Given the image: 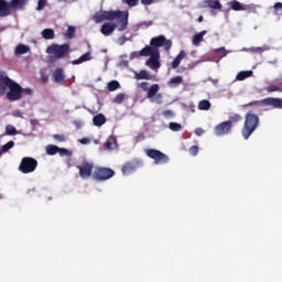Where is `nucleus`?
Instances as JSON below:
<instances>
[{
    "mask_svg": "<svg viewBox=\"0 0 282 282\" xmlns=\"http://www.w3.org/2000/svg\"><path fill=\"white\" fill-rule=\"evenodd\" d=\"M142 163L140 162V160L138 159H133L130 162H127L126 164H123L121 171L123 175H131V173H133V171H135V169H139V166Z\"/></svg>",
    "mask_w": 282,
    "mask_h": 282,
    "instance_id": "11",
    "label": "nucleus"
},
{
    "mask_svg": "<svg viewBox=\"0 0 282 282\" xmlns=\"http://www.w3.org/2000/svg\"><path fill=\"white\" fill-rule=\"evenodd\" d=\"M113 102H116L117 105H122V102H124V94L119 93Z\"/></svg>",
    "mask_w": 282,
    "mask_h": 282,
    "instance_id": "39",
    "label": "nucleus"
},
{
    "mask_svg": "<svg viewBox=\"0 0 282 282\" xmlns=\"http://www.w3.org/2000/svg\"><path fill=\"white\" fill-rule=\"evenodd\" d=\"M116 175V172L110 167H96L93 173V178L97 182H107Z\"/></svg>",
    "mask_w": 282,
    "mask_h": 282,
    "instance_id": "6",
    "label": "nucleus"
},
{
    "mask_svg": "<svg viewBox=\"0 0 282 282\" xmlns=\"http://www.w3.org/2000/svg\"><path fill=\"white\" fill-rule=\"evenodd\" d=\"M58 3H67L69 0H56Z\"/></svg>",
    "mask_w": 282,
    "mask_h": 282,
    "instance_id": "55",
    "label": "nucleus"
},
{
    "mask_svg": "<svg viewBox=\"0 0 282 282\" xmlns=\"http://www.w3.org/2000/svg\"><path fill=\"white\" fill-rule=\"evenodd\" d=\"M6 134L7 135H17V128H14V126H12V124H8L6 127Z\"/></svg>",
    "mask_w": 282,
    "mask_h": 282,
    "instance_id": "36",
    "label": "nucleus"
},
{
    "mask_svg": "<svg viewBox=\"0 0 282 282\" xmlns=\"http://www.w3.org/2000/svg\"><path fill=\"white\" fill-rule=\"evenodd\" d=\"M242 118L239 113H234L229 116V120L227 122H230V124H237V122H241Z\"/></svg>",
    "mask_w": 282,
    "mask_h": 282,
    "instance_id": "32",
    "label": "nucleus"
},
{
    "mask_svg": "<svg viewBox=\"0 0 282 282\" xmlns=\"http://www.w3.org/2000/svg\"><path fill=\"white\" fill-rule=\"evenodd\" d=\"M11 82L12 79L6 73L0 72V98L1 96H6V89L10 87Z\"/></svg>",
    "mask_w": 282,
    "mask_h": 282,
    "instance_id": "12",
    "label": "nucleus"
},
{
    "mask_svg": "<svg viewBox=\"0 0 282 282\" xmlns=\"http://www.w3.org/2000/svg\"><path fill=\"white\" fill-rule=\"evenodd\" d=\"M47 155H56L58 153V147L56 145H47L46 147Z\"/></svg>",
    "mask_w": 282,
    "mask_h": 282,
    "instance_id": "34",
    "label": "nucleus"
},
{
    "mask_svg": "<svg viewBox=\"0 0 282 282\" xmlns=\"http://www.w3.org/2000/svg\"><path fill=\"white\" fill-rule=\"evenodd\" d=\"M273 9L275 12H279V10H282V2L274 3Z\"/></svg>",
    "mask_w": 282,
    "mask_h": 282,
    "instance_id": "51",
    "label": "nucleus"
},
{
    "mask_svg": "<svg viewBox=\"0 0 282 282\" xmlns=\"http://www.w3.org/2000/svg\"><path fill=\"white\" fill-rule=\"evenodd\" d=\"M232 131V124L228 121H223L214 128L215 135H228Z\"/></svg>",
    "mask_w": 282,
    "mask_h": 282,
    "instance_id": "10",
    "label": "nucleus"
},
{
    "mask_svg": "<svg viewBox=\"0 0 282 282\" xmlns=\"http://www.w3.org/2000/svg\"><path fill=\"white\" fill-rule=\"evenodd\" d=\"M265 91H268V94H272L273 91H282V88L279 86L271 85L265 88Z\"/></svg>",
    "mask_w": 282,
    "mask_h": 282,
    "instance_id": "43",
    "label": "nucleus"
},
{
    "mask_svg": "<svg viewBox=\"0 0 282 282\" xmlns=\"http://www.w3.org/2000/svg\"><path fill=\"white\" fill-rule=\"evenodd\" d=\"M36 166H39V161L32 156H24L21 160L19 165V171L28 175V173H34L36 171Z\"/></svg>",
    "mask_w": 282,
    "mask_h": 282,
    "instance_id": "5",
    "label": "nucleus"
},
{
    "mask_svg": "<svg viewBox=\"0 0 282 282\" xmlns=\"http://www.w3.org/2000/svg\"><path fill=\"white\" fill-rule=\"evenodd\" d=\"M183 80L184 79L182 78V76L172 77L169 82V85H171L172 87H180Z\"/></svg>",
    "mask_w": 282,
    "mask_h": 282,
    "instance_id": "31",
    "label": "nucleus"
},
{
    "mask_svg": "<svg viewBox=\"0 0 282 282\" xmlns=\"http://www.w3.org/2000/svg\"><path fill=\"white\" fill-rule=\"evenodd\" d=\"M53 80L58 84L65 83V69L57 68L53 72Z\"/></svg>",
    "mask_w": 282,
    "mask_h": 282,
    "instance_id": "17",
    "label": "nucleus"
},
{
    "mask_svg": "<svg viewBox=\"0 0 282 282\" xmlns=\"http://www.w3.org/2000/svg\"><path fill=\"white\" fill-rule=\"evenodd\" d=\"M118 143V140L116 139V137L110 135L107 141L104 143V149H106V151H112V149L116 147V144Z\"/></svg>",
    "mask_w": 282,
    "mask_h": 282,
    "instance_id": "19",
    "label": "nucleus"
},
{
    "mask_svg": "<svg viewBox=\"0 0 282 282\" xmlns=\"http://www.w3.org/2000/svg\"><path fill=\"white\" fill-rule=\"evenodd\" d=\"M32 88H22V97L23 96H32Z\"/></svg>",
    "mask_w": 282,
    "mask_h": 282,
    "instance_id": "49",
    "label": "nucleus"
},
{
    "mask_svg": "<svg viewBox=\"0 0 282 282\" xmlns=\"http://www.w3.org/2000/svg\"><path fill=\"white\" fill-rule=\"evenodd\" d=\"M243 109L246 107H254L256 111H263L264 107H268V104H265V98L261 100L250 101L249 104H245Z\"/></svg>",
    "mask_w": 282,
    "mask_h": 282,
    "instance_id": "15",
    "label": "nucleus"
},
{
    "mask_svg": "<svg viewBox=\"0 0 282 282\" xmlns=\"http://www.w3.org/2000/svg\"><path fill=\"white\" fill-rule=\"evenodd\" d=\"M12 11H10L9 2L6 0H0V17H10Z\"/></svg>",
    "mask_w": 282,
    "mask_h": 282,
    "instance_id": "18",
    "label": "nucleus"
},
{
    "mask_svg": "<svg viewBox=\"0 0 282 282\" xmlns=\"http://www.w3.org/2000/svg\"><path fill=\"white\" fill-rule=\"evenodd\" d=\"M140 89H142V91H149V82H142L139 84Z\"/></svg>",
    "mask_w": 282,
    "mask_h": 282,
    "instance_id": "48",
    "label": "nucleus"
},
{
    "mask_svg": "<svg viewBox=\"0 0 282 282\" xmlns=\"http://www.w3.org/2000/svg\"><path fill=\"white\" fill-rule=\"evenodd\" d=\"M82 144H87V139H83Z\"/></svg>",
    "mask_w": 282,
    "mask_h": 282,
    "instance_id": "56",
    "label": "nucleus"
},
{
    "mask_svg": "<svg viewBox=\"0 0 282 282\" xmlns=\"http://www.w3.org/2000/svg\"><path fill=\"white\" fill-rule=\"evenodd\" d=\"M145 155L151 160H154L155 164H169V155H166L160 150L148 149L145 150Z\"/></svg>",
    "mask_w": 282,
    "mask_h": 282,
    "instance_id": "8",
    "label": "nucleus"
},
{
    "mask_svg": "<svg viewBox=\"0 0 282 282\" xmlns=\"http://www.w3.org/2000/svg\"><path fill=\"white\" fill-rule=\"evenodd\" d=\"M215 54H220L221 58H224L225 56H228V51H226V47H219L214 50Z\"/></svg>",
    "mask_w": 282,
    "mask_h": 282,
    "instance_id": "41",
    "label": "nucleus"
},
{
    "mask_svg": "<svg viewBox=\"0 0 282 282\" xmlns=\"http://www.w3.org/2000/svg\"><path fill=\"white\" fill-rule=\"evenodd\" d=\"M169 129H170L171 131H175V132L182 131V124H180V123H177V122H170V123H169Z\"/></svg>",
    "mask_w": 282,
    "mask_h": 282,
    "instance_id": "35",
    "label": "nucleus"
},
{
    "mask_svg": "<svg viewBox=\"0 0 282 282\" xmlns=\"http://www.w3.org/2000/svg\"><path fill=\"white\" fill-rule=\"evenodd\" d=\"M253 72L252 70H242L239 72L236 76V80H246V78H250L252 76Z\"/></svg>",
    "mask_w": 282,
    "mask_h": 282,
    "instance_id": "28",
    "label": "nucleus"
},
{
    "mask_svg": "<svg viewBox=\"0 0 282 282\" xmlns=\"http://www.w3.org/2000/svg\"><path fill=\"white\" fill-rule=\"evenodd\" d=\"M76 169H78L82 180H89V177H91V173L94 172V163L86 162L82 165H77Z\"/></svg>",
    "mask_w": 282,
    "mask_h": 282,
    "instance_id": "9",
    "label": "nucleus"
},
{
    "mask_svg": "<svg viewBox=\"0 0 282 282\" xmlns=\"http://www.w3.org/2000/svg\"><path fill=\"white\" fill-rule=\"evenodd\" d=\"M142 6H152L155 3V0H141Z\"/></svg>",
    "mask_w": 282,
    "mask_h": 282,
    "instance_id": "50",
    "label": "nucleus"
},
{
    "mask_svg": "<svg viewBox=\"0 0 282 282\" xmlns=\"http://www.w3.org/2000/svg\"><path fill=\"white\" fill-rule=\"evenodd\" d=\"M8 89L6 98L7 100H10V102H17V100L23 98V87H21L19 83L11 79Z\"/></svg>",
    "mask_w": 282,
    "mask_h": 282,
    "instance_id": "4",
    "label": "nucleus"
},
{
    "mask_svg": "<svg viewBox=\"0 0 282 282\" xmlns=\"http://www.w3.org/2000/svg\"><path fill=\"white\" fill-rule=\"evenodd\" d=\"M258 51H259V52H261V51H262V48H261V47H259V48H258Z\"/></svg>",
    "mask_w": 282,
    "mask_h": 282,
    "instance_id": "58",
    "label": "nucleus"
},
{
    "mask_svg": "<svg viewBox=\"0 0 282 282\" xmlns=\"http://www.w3.org/2000/svg\"><path fill=\"white\" fill-rule=\"evenodd\" d=\"M147 25H153V22H152V21H150V22H148V23H147Z\"/></svg>",
    "mask_w": 282,
    "mask_h": 282,
    "instance_id": "57",
    "label": "nucleus"
},
{
    "mask_svg": "<svg viewBox=\"0 0 282 282\" xmlns=\"http://www.w3.org/2000/svg\"><path fill=\"white\" fill-rule=\"evenodd\" d=\"M87 61H91V52H87L84 55H82L79 58L74 59L72 62V65H80L83 63H87Z\"/></svg>",
    "mask_w": 282,
    "mask_h": 282,
    "instance_id": "20",
    "label": "nucleus"
},
{
    "mask_svg": "<svg viewBox=\"0 0 282 282\" xmlns=\"http://www.w3.org/2000/svg\"><path fill=\"white\" fill-rule=\"evenodd\" d=\"M95 127H102L107 122V117L102 113H98L93 118Z\"/></svg>",
    "mask_w": 282,
    "mask_h": 282,
    "instance_id": "23",
    "label": "nucleus"
},
{
    "mask_svg": "<svg viewBox=\"0 0 282 282\" xmlns=\"http://www.w3.org/2000/svg\"><path fill=\"white\" fill-rule=\"evenodd\" d=\"M69 44H52L46 48V54H53L56 58H65L69 52Z\"/></svg>",
    "mask_w": 282,
    "mask_h": 282,
    "instance_id": "7",
    "label": "nucleus"
},
{
    "mask_svg": "<svg viewBox=\"0 0 282 282\" xmlns=\"http://www.w3.org/2000/svg\"><path fill=\"white\" fill-rule=\"evenodd\" d=\"M28 4V0H11L9 2V12L12 10H23Z\"/></svg>",
    "mask_w": 282,
    "mask_h": 282,
    "instance_id": "14",
    "label": "nucleus"
},
{
    "mask_svg": "<svg viewBox=\"0 0 282 282\" xmlns=\"http://www.w3.org/2000/svg\"><path fill=\"white\" fill-rule=\"evenodd\" d=\"M42 39H45V41H52V39H54L55 33L53 31V29H44L42 32Z\"/></svg>",
    "mask_w": 282,
    "mask_h": 282,
    "instance_id": "27",
    "label": "nucleus"
},
{
    "mask_svg": "<svg viewBox=\"0 0 282 282\" xmlns=\"http://www.w3.org/2000/svg\"><path fill=\"white\" fill-rule=\"evenodd\" d=\"M265 105L273 107V109H282V98L269 97L265 98Z\"/></svg>",
    "mask_w": 282,
    "mask_h": 282,
    "instance_id": "16",
    "label": "nucleus"
},
{
    "mask_svg": "<svg viewBox=\"0 0 282 282\" xmlns=\"http://www.w3.org/2000/svg\"><path fill=\"white\" fill-rule=\"evenodd\" d=\"M30 52V46L25 45V44H19L15 48V56H21L23 54H28Z\"/></svg>",
    "mask_w": 282,
    "mask_h": 282,
    "instance_id": "26",
    "label": "nucleus"
},
{
    "mask_svg": "<svg viewBox=\"0 0 282 282\" xmlns=\"http://www.w3.org/2000/svg\"><path fill=\"white\" fill-rule=\"evenodd\" d=\"M160 91V85L159 84H153L148 88V95L147 98H156V100H162V94H158Z\"/></svg>",
    "mask_w": 282,
    "mask_h": 282,
    "instance_id": "13",
    "label": "nucleus"
},
{
    "mask_svg": "<svg viewBox=\"0 0 282 282\" xmlns=\"http://www.w3.org/2000/svg\"><path fill=\"white\" fill-rule=\"evenodd\" d=\"M228 6L230 7V10H234L235 12H241L243 10H246V7H243V4H241V2L237 1V0H231Z\"/></svg>",
    "mask_w": 282,
    "mask_h": 282,
    "instance_id": "22",
    "label": "nucleus"
},
{
    "mask_svg": "<svg viewBox=\"0 0 282 282\" xmlns=\"http://www.w3.org/2000/svg\"><path fill=\"white\" fill-rule=\"evenodd\" d=\"M14 118H23V113L20 110L13 112Z\"/></svg>",
    "mask_w": 282,
    "mask_h": 282,
    "instance_id": "53",
    "label": "nucleus"
},
{
    "mask_svg": "<svg viewBox=\"0 0 282 282\" xmlns=\"http://www.w3.org/2000/svg\"><path fill=\"white\" fill-rule=\"evenodd\" d=\"M135 78L137 80H151L153 76H151L148 70L141 69L139 73L135 74Z\"/></svg>",
    "mask_w": 282,
    "mask_h": 282,
    "instance_id": "25",
    "label": "nucleus"
},
{
    "mask_svg": "<svg viewBox=\"0 0 282 282\" xmlns=\"http://www.w3.org/2000/svg\"><path fill=\"white\" fill-rule=\"evenodd\" d=\"M194 133H195V135H198V137L204 135V129H202V128H196L195 131H194Z\"/></svg>",
    "mask_w": 282,
    "mask_h": 282,
    "instance_id": "52",
    "label": "nucleus"
},
{
    "mask_svg": "<svg viewBox=\"0 0 282 282\" xmlns=\"http://www.w3.org/2000/svg\"><path fill=\"white\" fill-rule=\"evenodd\" d=\"M66 36H67V39H74V36H76V28L68 26Z\"/></svg>",
    "mask_w": 282,
    "mask_h": 282,
    "instance_id": "38",
    "label": "nucleus"
},
{
    "mask_svg": "<svg viewBox=\"0 0 282 282\" xmlns=\"http://www.w3.org/2000/svg\"><path fill=\"white\" fill-rule=\"evenodd\" d=\"M185 57L186 52L181 51L180 54L172 62V69H177V67H180V63H182V61H184Z\"/></svg>",
    "mask_w": 282,
    "mask_h": 282,
    "instance_id": "21",
    "label": "nucleus"
},
{
    "mask_svg": "<svg viewBox=\"0 0 282 282\" xmlns=\"http://www.w3.org/2000/svg\"><path fill=\"white\" fill-rule=\"evenodd\" d=\"M198 109L200 111H208L210 109V101L208 99H203L198 102Z\"/></svg>",
    "mask_w": 282,
    "mask_h": 282,
    "instance_id": "30",
    "label": "nucleus"
},
{
    "mask_svg": "<svg viewBox=\"0 0 282 282\" xmlns=\"http://www.w3.org/2000/svg\"><path fill=\"white\" fill-rule=\"evenodd\" d=\"M188 152H189L193 156H195V155H197V154L199 153V147H197V145H192V147L189 148Z\"/></svg>",
    "mask_w": 282,
    "mask_h": 282,
    "instance_id": "45",
    "label": "nucleus"
},
{
    "mask_svg": "<svg viewBox=\"0 0 282 282\" xmlns=\"http://www.w3.org/2000/svg\"><path fill=\"white\" fill-rule=\"evenodd\" d=\"M198 23H202V21H204V17L203 15H199L198 19H197Z\"/></svg>",
    "mask_w": 282,
    "mask_h": 282,
    "instance_id": "54",
    "label": "nucleus"
},
{
    "mask_svg": "<svg viewBox=\"0 0 282 282\" xmlns=\"http://www.w3.org/2000/svg\"><path fill=\"white\" fill-rule=\"evenodd\" d=\"M208 32L206 30L200 31L199 33L195 34L192 43L193 45H199V43H202L204 41V36H206Z\"/></svg>",
    "mask_w": 282,
    "mask_h": 282,
    "instance_id": "24",
    "label": "nucleus"
},
{
    "mask_svg": "<svg viewBox=\"0 0 282 282\" xmlns=\"http://www.w3.org/2000/svg\"><path fill=\"white\" fill-rule=\"evenodd\" d=\"M108 89L110 91H116V89H120V83L118 80H111L108 83Z\"/></svg>",
    "mask_w": 282,
    "mask_h": 282,
    "instance_id": "33",
    "label": "nucleus"
},
{
    "mask_svg": "<svg viewBox=\"0 0 282 282\" xmlns=\"http://www.w3.org/2000/svg\"><path fill=\"white\" fill-rule=\"evenodd\" d=\"M162 116H164V118H175V112L173 110H164Z\"/></svg>",
    "mask_w": 282,
    "mask_h": 282,
    "instance_id": "44",
    "label": "nucleus"
},
{
    "mask_svg": "<svg viewBox=\"0 0 282 282\" xmlns=\"http://www.w3.org/2000/svg\"><path fill=\"white\" fill-rule=\"evenodd\" d=\"M54 140H56L57 142H65V140H67L65 138V134H54L53 135Z\"/></svg>",
    "mask_w": 282,
    "mask_h": 282,
    "instance_id": "47",
    "label": "nucleus"
},
{
    "mask_svg": "<svg viewBox=\"0 0 282 282\" xmlns=\"http://www.w3.org/2000/svg\"><path fill=\"white\" fill-rule=\"evenodd\" d=\"M259 127V116L252 112H248L245 117V123L241 129V135L243 140H249L250 135L257 131Z\"/></svg>",
    "mask_w": 282,
    "mask_h": 282,
    "instance_id": "3",
    "label": "nucleus"
},
{
    "mask_svg": "<svg viewBox=\"0 0 282 282\" xmlns=\"http://www.w3.org/2000/svg\"><path fill=\"white\" fill-rule=\"evenodd\" d=\"M123 3H127L129 8H135L140 3V0H122Z\"/></svg>",
    "mask_w": 282,
    "mask_h": 282,
    "instance_id": "42",
    "label": "nucleus"
},
{
    "mask_svg": "<svg viewBox=\"0 0 282 282\" xmlns=\"http://www.w3.org/2000/svg\"><path fill=\"white\" fill-rule=\"evenodd\" d=\"M95 23H102V21H117L116 23L106 22L101 25L100 32L104 36H111L116 32H124L129 28V11L110 10L96 12L93 15Z\"/></svg>",
    "mask_w": 282,
    "mask_h": 282,
    "instance_id": "1",
    "label": "nucleus"
},
{
    "mask_svg": "<svg viewBox=\"0 0 282 282\" xmlns=\"http://www.w3.org/2000/svg\"><path fill=\"white\" fill-rule=\"evenodd\" d=\"M45 6H47V0H39L36 10L41 11L43 8H45Z\"/></svg>",
    "mask_w": 282,
    "mask_h": 282,
    "instance_id": "46",
    "label": "nucleus"
},
{
    "mask_svg": "<svg viewBox=\"0 0 282 282\" xmlns=\"http://www.w3.org/2000/svg\"><path fill=\"white\" fill-rule=\"evenodd\" d=\"M206 3L212 10H221V2L219 0H207Z\"/></svg>",
    "mask_w": 282,
    "mask_h": 282,
    "instance_id": "29",
    "label": "nucleus"
},
{
    "mask_svg": "<svg viewBox=\"0 0 282 282\" xmlns=\"http://www.w3.org/2000/svg\"><path fill=\"white\" fill-rule=\"evenodd\" d=\"M57 153H59V155L63 158L65 155H67L68 158H70L72 155V151L65 149V148H58Z\"/></svg>",
    "mask_w": 282,
    "mask_h": 282,
    "instance_id": "40",
    "label": "nucleus"
},
{
    "mask_svg": "<svg viewBox=\"0 0 282 282\" xmlns=\"http://www.w3.org/2000/svg\"><path fill=\"white\" fill-rule=\"evenodd\" d=\"M13 148H14V141H9L2 147L1 151L2 153H8V151H10V149H13Z\"/></svg>",
    "mask_w": 282,
    "mask_h": 282,
    "instance_id": "37",
    "label": "nucleus"
},
{
    "mask_svg": "<svg viewBox=\"0 0 282 282\" xmlns=\"http://www.w3.org/2000/svg\"><path fill=\"white\" fill-rule=\"evenodd\" d=\"M160 47H163L166 52H171L173 47V41L167 40L164 35L154 36L150 40V45L143 47L140 52H133L131 58H140V56H150L145 62L147 67L150 69H160Z\"/></svg>",
    "mask_w": 282,
    "mask_h": 282,
    "instance_id": "2",
    "label": "nucleus"
}]
</instances>
